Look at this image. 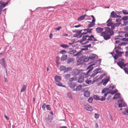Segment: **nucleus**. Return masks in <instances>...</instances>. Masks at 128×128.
<instances>
[{
	"label": "nucleus",
	"mask_w": 128,
	"mask_h": 128,
	"mask_svg": "<svg viewBox=\"0 0 128 128\" xmlns=\"http://www.w3.org/2000/svg\"><path fill=\"white\" fill-rule=\"evenodd\" d=\"M121 24L120 22L117 23L110 22L107 23V26L108 27L105 28V32H103V33L105 34L106 32H108L110 35H106V37L107 38H110L111 36L114 34L113 30L115 27L119 26Z\"/></svg>",
	"instance_id": "obj_1"
},
{
	"label": "nucleus",
	"mask_w": 128,
	"mask_h": 128,
	"mask_svg": "<svg viewBox=\"0 0 128 128\" xmlns=\"http://www.w3.org/2000/svg\"><path fill=\"white\" fill-rule=\"evenodd\" d=\"M104 28H101L100 27H98L96 29V32L98 33H101L100 36H102L103 37L104 39L106 40H107L110 39V38H107L106 37V35H110L108 32H106L105 34H103V32H105V31L102 32Z\"/></svg>",
	"instance_id": "obj_2"
},
{
	"label": "nucleus",
	"mask_w": 128,
	"mask_h": 128,
	"mask_svg": "<svg viewBox=\"0 0 128 128\" xmlns=\"http://www.w3.org/2000/svg\"><path fill=\"white\" fill-rule=\"evenodd\" d=\"M119 62H117L118 65L122 69H123V67L128 65V62L124 63V60L123 58H119L118 59Z\"/></svg>",
	"instance_id": "obj_3"
},
{
	"label": "nucleus",
	"mask_w": 128,
	"mask_h": 128,
	"mask_svg": "<svg viewBox=\"0 0 128 128\" xmlns=\"http://www.w3.org/2000/svg\"><path fill=\"white\" fill-rule=\"evenodd\" d=\"M101 68H95L93 70V73L90 76L91 78L95 76L96 74L98 73L102 72L100 70H101Z\"/></svg>",
	"instance_id": "obj_4"
},
{
	"label": "nucleus",
	"mask_w": 128,
	"mask_h": 128,
	"mask_svg": "<svg viewBox=\"0 0 128 128\" xmlns=\"http://www.w3.org/2000/svg\"><path fill=\"white\" fill-rule=\"evenodd\" d=\"M95 64V63L92 64L89 66L87 68V70H88L87 73L84 74H85L86 77H88L89 75L88 74L89 73L92 71L94 68V67L92 66Z\"/></svg>",
	"instance_id": "obj_5"
},
{
	"label": "nucleus",
	"mask_w": 128,
	"mask_h": 128,
	"mask_svg": "<svg viewBox=\"0 0 128 128\" xmlns=\"http://www.w3.org/2000/svg\"><path fill=\"white\" fill-rule=\"evenodd\" d=\"M80 70L77 68L74 69L72 72V74L74 76H77L80 73Z\"/></svg>",
	"instance_id": "obj_6"
},
{
	"label": "nucleus",
	"mask_w": 128,
	"mask_h": 128,
	"mask_svg": "<svg viewBox=\"0 0 128 128\" xmlns=\"http://www.w3.org/2000/svg\"><path fill=\"white\" fill-rule=\"evenodd\" d=\"M84 107L85 109L88 111H92L93 110L92 107L88 104H84Z\"/></svg>",
	"instance_id": "obj_7"
},
{
	"label": "nucleus",
	"mask_w": 128,
	"mask_h": 128,
	"mask_svg": "<svg viewBox=\"0 0 128 128\" xmlns=\"http://www.w3.org/2000/svg\"><path fill=\"white\" fill-rule=\"evenodd\" d=\"M107 77V78H104L102 80L103 82V85L104 86H105L108 82L110 80V78L109 76H108Z\"/></svg>",
	"instance_id": "obj_8"
},
{
	"label": "nucleus",
	"mask_w": 128,
	"mask_h": 128,
	"mask_svg": "<svg viewBox=\"0 0 128 128\" xmlns=\"http://www.w3.org/2000/svg\"><path fill=\"white\" fill-rule=\"evenodd\" d=\"M10 0H8L6 2V3H5L4 2H0V8L3 9L9 3Z\"/></svg>",
	"instance_id": "obj_9"
},
{
	"label": "nucleus",
	"mask_w": 128,
	"mask_h": 128,
	"mask_svg": "<svg viewBox=\"0 0 128 128\" xmlns=\"http://www.w3.org/2000/svg\"><path fill=\"white\" fill-rule=\"evenodd\" d=\"M78 82L79 83H82L84 81V77L83 75H79Z\"/></svg>",
	"instance_id": "obj_10"
},
{
	"label": "nucleus",
	"mask_w": 128,
	"mask_h": 128,
	"mask_svg": "<svg viewBox=\"0 0 128 128\" xmlns=\"http://www.w3.org/2000/svg\"><path fill=\"white\" fill-rule=\"evenodd\" d=\"M0 64H1L4 67L6 68V63L5 62L4 58H2L0 60Z\"/></svg>",
	"instance_id": "obj_11"
},
{
	"label": "nucleus",
	"mask_w": 128,
	"mask_h": 128,
	"mask_svg": "<svg viewBox=\"0 0 128 128\" xmlns=\"http://www.w3.org/2000/svg\"><path fill=\"white\" fill-rule=\"evenodd\" d=\"M54 78L56 81L55 83L60 82L62 80L61 77L58 76H56L54 77Z\"/></svg>",
	"instance_id": "obj_12"
},
{
	"label": "nucleus",
	"mask_w": 128,
	"mask_h": 128,
	"mask_svg": "<svg viewBox=\"0 0 128 128\" xmlns=\"http://www.w3.org/2000/svg\"><path fill=\"white\" fill-rule=\"evenodd\" d=\"M68 84L69 86L72 88H74L76 86V84L75 83H74L72 82H70Z\"/></svg>",
	"instance_id": "obj_13"
},
{
	"label": "nucleus",
	"mask_w": 128,
	"mask_h": 128,
	"mask_svg": "<svg viewBox=\"0 0 128 128\" xmlns=\"http://www.w3.org/2000/svg\"><path fill=\"white\" fill-rule=\"evenodd\" d=\"M74 60L73 58H69L68 59L67 63L69 64H73L74 62Z\"/></svg>",
	"instance_id": "obj_14"
},
{
	"label": "nucleus",
	"mask_w": 128,
	"mask_h": 128,
	"mask_svg": "<svg viewBox=\"0 0 128 128\" xmlns=\"http://www.w3.org/2000/svg\"><path fill=\"white\" fill-rule=\"evenodd\" d=\"M52 117L50 115H49L48 116L46 120L47 123H51L52 120Z\"/></svg>",
	"instance_id": "obj_15"
},
{
	"label": "nucleus",
	"mask_w": 128,
	"mask_h": 128,
	"mask_svg": "<svg viewBox=\"0 0 128 128\" xmlns=\"http://www.w3.org/2000/svg\"><path fill=\"white\" fill-rule=\"evenodd\" d=\"M88 57L90 60H94V58L96 57V54H92L90 55Z\"/></svg>",
	"instance_id": "obj_16"
},
{
	"label": "nucleus",
	"mask_w": 128,
	"mask_h": 128,
	"mask_svg": "<svg viewBox=\"0 0 128 128\" xmlns=\"http://www.w3.org/2000/svg\"><path fill=\"white\" fill-rule=\"evenodd\" d=\"M120 93H116L112 98L113 100L115 99H116L118 98H120L121 97L120 96Z\"/></svg>",
	"instance_id": "obj_17"
},
{
	"label": "nucleus",
	"mask_w": 128,
	"mask_h": 128,
	"mask_svg": "<svg viewBox=\"0 0 128 128\" xmlns=\"http://www.w3.org/2000/svg\"><path fill=\"white\" fill-rule=\"evenodd\" d=\"M81 60L85 62H87L90 60L89 57L86 56H83L81 58Z\"/></svg>",
	"instance_id": "obj_18"
},
{
	"label": "nucleus",
	"mask_w": 128,
	"mask_h": 128,
	"mask_svg": "<svg viewBox=\"0 0 128 128\" xmlns=\"http://www.w3.org/2000/svg\"><path fill=\"white\" fill-rule=\"evenodd\" d=\"M90 95V92L88 90L86 91L84 93V96L87 97H89Z\"/></svg>",
	"instance_id": "obj_19"
},
{
	"label": "nucleus",
	"mask_w": 128,
	"mask_h": 128,
	"mask_svg": "<svg viewBox=\"0 0 128 128\" xmlns=\"http://www.w3.org/2000/svg\"><path fill=\"white\" fill-rule=\"evenodd\" d=\"M86 15V14H85L80 16L77 19L78 20L80 21L83 20L84 18Z\"/></svg>",
	"instance_id": "obj_20"
},
{
	"label": "nucleus",
	"mask_w": 128,
	"mask_h": 128,
	"mask_svg": "<svg viewBox=\"0 0 128 128\" xmlns=\"http://www.w3.org/2000/svg\"><path fill=\"white\" fill-rule=\"evenodd\" d=\"M72 68L70 67H68L67 68L66 67V69L64 71V73H67L71 71Z\"/></svg>",
	"instance_id": "obj_21"
},
{
	"label": "nucleus",
	"mask_w": 128,
	"mask_h": 128,
	"mask_svg": "<svg viewBox=\"0 0 128 128\" xmlns=\"http://www.w3.org/2000/svg\"><path fill=\"white\" fill-rule=\"evenodd\" d=\"M116 14L114 11H113L110 13V16L112 18H116Z\"/></svg>",
	"instance_id": "obj_22"
},
{
	"label": "nucleus",
	"mask_w": 128,
	"mask_h": 128,
	"mask_svg": "<svg viewBox=\"0 0 128 128\" xmlns=\"http://www.w3.org/2000/svg\"><path fill=\"white\" fill-rule=\"evenodd\" d=\"M54 6H48V7H43V8H41V7H38V8H37L36 9V10H37L38 9H40V10H41V8H44V9H47L48 8H54Z\"/></svg>",
	"instance_id": "obj_23"
},
{
	"label": "nucleus",
	"mask_w": 128,
	"mask_h": 128,
	"mask_svg": "<svg viewBox=\"0 0 128 128\" xmlns=\"http://www.w3.org/2000/svg\"><path fill=\"white\" fill-rule=\"evenodd\" d=\"M27 87L26 85H25L24 84H23V85L22 87L21 90H20V92H24L25 90H26V88Z\"/></svg>",
	"instance_id": "obj_24"
},
{
	"label": "nucleus",
	"mask_w": 128,
	"mask_h": 128,
	"mask_svg": "<svg viewBox=\"0 0 128 128\" xmlns=\"http://www.w3.org/2000/svg\"><path fill=\"white\" fill-rule=\"evenodd\" d=\"M68 56L67 55H63L61 58V60L62 61H64L67 58Z\"/></svg>",
	"instance_id": "obj_25"
},
{
	"label": "nucleus",
	"mask_w": 128,
	"mask_h": 128,
	"mask_svg": "<svg viewBox=\"0 0 128 128\" xmlns=\"http://www.w3.org/2000/svg\"><path fill=\"white\" fill-rule=\"evenodd\" d=\"M56 85L59 86L64 87L65 88H66V87L65 85H63V84L60 82H58L57 83H56Z\"/></svg>",
	"instance_id": "obj_26"
},
{
	"label": "nucleus",
	"mask_w": 128,
	"mask_h": 128,
	"mask_svg": "<svg viewBox=\"0 0 128 128\" xmlns=\"http://www.w3.org/2000/svg\"><path fill=\"white\" fill-rule=\"evenodd\" d=\"M66 66L62 65L60 66L59 69L60 71H64L65 69H66Z\"/></svg>",
	"instance_id": "obj_27"
},
{
	"label": "nucleus",
	"mask_w": 128,
	"mask_h": 128,
	"mask_svg": "<svg viewBox=\"0 0 128 128\" xmlns=\"http://www.w3.org/2000/svg\"><path fill=\"white\" fill-rule=\"evenodd\" d=\"M78 80L77 77H76L70 78L69 81L70 82H72L73 81H76Z\"/></svg>",
	"instance_id": "obj_28"
},
{
	"label": "nucleus",
	"mask_w": 128,
	"mask_h": 128,
	"mask_svg": "<svg viewBox=\"0 0 128 128\" xmlns=\"http://www.w3.org/2000/svg\"><path fill=\"white\" fill-rule=\"evenodd\" d=\"M109 90V88H104L102 91V93L104 94L106 92V91H108Z\"/></svg>",
	"instance_id": "obj_29"
},
{
	"label": "nucleus",
	"mask_w": 128,
	"mask_h": 128,
	"mask_svg": "<svg viewBox=\"0 0 128 128\" xmlns=\"http://www.w3.org/2000/svg\"><path fill=\"white\" fill-rule=\"evenodd\" d=\"M76 52V50H70L68 52V53L70 54H73Z\"/></svg>",
	"instance_id": "obj_30"
},
{
	"label": "nucleus",
	"mask_w": 128,
	"mask_h": 128,
	"mask_svg": "<svg viewBox=\"0 0 128 128\" xmlns=\"http://www.w3.org/2000/svg\"><path fill=\"white\" fill-rule=\"evenodd\" d=\"M115 52L116 53V54L118 55V56L119 57L121 56H122V55L121 54L120 52L118 51V50H116Z\"/></svg>",
	"instance_id": "obj_31"
},
{
	"label": "nucleus",
	"mask_w": 128,
	"mask_h": 128,
	"mask_svg": "<svg viewBox=\"0 0 128 128\" xmlns=\"http://www.w3.org/2000/svg\"><path fill=\"white\" fill-rule=\"evenodd\" d=\"M86 38L84 36H82V38L80 40V43H82L83 42L86 41Z\"/></svg>",
	"instance_id": "obj_32"
},
{
	"label": "nucleus",
	"mask_w": 128,
	"mask_h": 128,
	"mask_svg": "<svg viewBox=\"0 0 128 128\" xmlns=\"http://www.w3.org/2000/svg\"><path fill=\"white\" fill-rule=\"evenodd\" d=\"M94 99L96 100H99L100 98L99 96L97 95H94L93 96Z\"/></svg>",
	"instance_id": "obj_33"
},
{
	"label": "nucleus",
	"mask_w": 128,
	"mask_h": 128,
	"mask_svg": "<svg viewBox=\"0 0 128 128\" xmlns=\"http://www.w3.org/2000/svg\"><path fill=\"white\" fill-rule=\"evenodd\" d=\"M128 44V42H122L120 43L119 44H118V46H125L126 44Z\"/></svg>",
	"instance_id": "obj_34"
},
{
	"label": "nucleus",
	"mask_w": 128,
	"mask_h": 128,
	"mask_svg": "<svg viewBox=\"0 0 128 128\" xmlns=\"http://www.w3.org/2000/svg\"><path fill=\"white\" fill-rule=\"evenodd\" d=\"M82 88V86L81 85H80L77 86L76 88V90L77 91L80 90Z\"/></svg>",
	"instance_id": "obj_35"
},
{
	"label": "nucleus",
	"mask_w": 128,
	"mask_h": 128,
	"mask_svg": "<svg viewBox=\"0 0 128 128\" xmlns=\"http://www.w3.org/2000/svg\"><path fill=\"white\" fill-rule=\"evenodd\" d=\"M60 46L62 47L63 48H67L69 47V46L68 45L65 44H60Z\"/></svg>",
	"instance_id": "obj_36"
},
{
	"label": "nucleus",
	"mask_w": 128,
	"mask_h": 128,
	"mask_svg": "<svg viewBox=\"0 0 128 128\" xmlns=\"http://www.w3.org/2000/svg\"><path fill=\"white\" fill-rule=\"evenodd\" d=\"M113 53L114 54V56L112 55V56L114 57V58L115 60H117L119 56L116 54H115L114 53Z\"/></svg>",
	"instance_id": "obj_37"
},
{
	"label": "nucleus",
	"mask_w": 128,
	"mask_h": 128,
	"mask_svg": "<svg viewBox=\"0 0 128 128\" xmlns=\"http://www.w3.org/2000/svg\"><path fill=\"white\" fill-rule=\"evenodd\" d=\"M122 12L123 14L124 15L128 14V11L125 10H123L122 11Z\"/></svg>",
	"instance_id": "obj_38"
},
{
	"label": "nucleus",
	"mask_w": 128,
	"mask_h": 128,
	"mask_svg": "<svg viewBox=\"0 0 128 128\" xmlns=\"http://www.w3.org/2000/svg\"><path fill=\"white\" fill-rule=\"evenodd\" d=\"M118 91V90L116 89L110 92V94H113L116 93Z\"/></svg>",
	"instance_id": "obj_39"
},
{
	"label": "nucleus",
	"mask_w": 128,
	"mask_h": 128,
	"mask_svg": "<svg viewBox=\"0 0 128 128\" xmlns=\"http://www.w3.org/2000/svg\"><path fill=\"white\" fill-rule=\"evenodd\" d=\"M119 46H115V47L114 50H118V51L120 50H122V48H121Z\"/></svg>",
	"instance_id": "obj_40"
},
{
	"label": "nucleus",
	"mask_w": 128,
	"mask_h": 128,
	"mask_svg": "<svg viewBox=\"0 0 128 128\" xmlns=\"http://www.w3.org/2000/svg\"><path fill=\"white\" fill-rule=\"evenodd\" d=\"M122 20H128V16H123L122 18Z\"/></svg>",
	"instance_id": "obj_41"
},
{
	"label": "nucleus",
	"mask_w": 128,
	"mask_h": 128,
	"mask_svg": "<svg viewBox=\"0 0 128 128\" xmlns=\"http://www.w3.org/2000/svg\"><path fill=\"white\" fill-rule=\"evenodd\" d=\"M92 101L93 98L92 97H90L88 100V102L90 103H92Z\"/></svg>",
	"instance_id": "obj_42"
},
{
	"label": "nucleus",
	"mask_w": 128,
	"mask_h": 128,
	"mask_svg": "<svg viewBox=\"0 0 128 128\" xmlns=\"http://www.w3.org/2000/svg\"><path fill=\"white\" fill-rule=\"evenodd\" d=\"M95 24V23H92V22H91V23L89 24L88 25V28L92 27H93Z\"/></svg>",
	"instance_id": "obj_43"
},
{
	"label": "nucleus",
	"mask_w": 128,
	"mask_h": 128,
	"mask_svg": "<svg viewBox=\"0 0 128 128\" xmlns=\"http://www.w3.org/2000/svg\"><path fill=\"white\" fill-rule=\"evenodd\" d=\"M124 71L125 73L128 74V69L126 67V68L122 69Z\"/></svg>",
	"instance_id": "obj_44"
},
{
	"label": "nucleus",
	"mask_w": 128,
	"mask_h": 128,
	"mask_svg": "<svg viewBox=\"0 0 128 128\" xmlns=\"http://www.w3.org/2000/svg\"><path fill=\"white\" fill-rule=\"evenodd\" d=\"M99 116H100V115L98 114H96V113L95 114L94 118L96 119H98L99 118Z\"/></svg>",
	"instance_id": "obj_45"
},
{
	"label": "nucleus",
	"mask_w": 128,
	"mask_h": 128,
	"mask_svg": "<svg viewBox=\"0 0 128 128\" xmlns=\"http://www.w3.org/2000/svg\"><path fill=\"white\" fill-rule=\"evenodd\" d=\"M67 96L70 99H72L73 98L72 96V95L70 93H68L67 94Z\"/></svg>",
	"instance_id": "obj_46"
},
{
	"label": "nucleus",
	"mask_w": 128,
	"mask_h": 128,
	"mask_svg": "<svg viewBox=\"0 0 128 128\" xmlns=\"http://www.w3.org/2000/svg\"><path fill=\"white\" fill-rule=\"evenodd\" d=\"M46 107L47 108V109L48 110H51V108H50V105L48 104H47L46 105Z\"/></svg>",
	"instance_id": "obj_47"
},
{
	"label": "nucleus",
	"mask_w": 128,
	"mask_h": 128,
	"mask_svg": "<svg viewBox=\"0 0 128 128\" xmlns=\"http://www.w3.org/2000/svg\"><path fill=\"white\" fill-rule=\"evenodd\" d=\"M66 51L64 50H62L60 52V53L62 54H65L66 53Z\"/></svg>",
	"instance_id": "obj_48"
},
{
	"label": "nucleus",
	"mask_w": 128,
	"mask_h": 128,
	"mask_svg": "<svg viewBox=\"0 0 128 128\" xmlns=\"http://www.w3.org/2000/svg\"><path fill=\"white\" fill-rule=\"evenodd\" d=\"M92 82V81L91 80H86L85 81L86 82V84H90V83L91 82Z\"/></svg>",
	"instance_id": "obj_49"
},
{
	"label": "nucleus",
	"mask_w": 128,
	"mask_h": 128,
	"mask_svg": "<svg viewBox=\"0 0 128 128\" xmlns=\"http://www.w3.org/2000/svg\"><path fill=\"white\" fill-rule=\"evenodd\" d=\"M121 40L123 41H128V38H124L121 39Z\"/></svg>",
	"instance_id": "obj_50"
},
{
	"label": "nucleus",
	"mask_w": 128,
	"mask_h": 128,
	"mask_svg": "<svg viewBox=\"0 0 128 128\" xmlns=\"http://www.w3.org/2000/svg\"><path fill=\"white\" fill-rule=\"evenodd\" d=\"M70 74H66L65 76V78H66V79H67L68 78L70 77Z\"/></svg>",
	"instance_id": "obj_51"
},
{
	"label": "nucleus",
	"mask_w": 128,
	"mask_h": 128,
	"mask_svg": "<svg viewBox=\"0 0 128 128\" xmlns=\"http://www.w3.org/2000/svg\"><path fill=\"white\" fill-rule=\"evenodd\" d=\"M62 28V27L61 26H58V27L55 28H54V30H59L60 29Z\"/></svg>",
	"instance_id": "obj_52"
},
{
	"label": "nucleus",
	"mask_w": 128,
	"mask_h": 128,
	"mask_svg": "<svg viewBox=\"0 0 128 128\" xmlns=\"http://www.w3.org/2000/svg\"><path fill=\"white\" fill-rule=\"evenodd\" d=\"M106 98L104 96H102L101 98H100L99 100H100L101 101H104L106 100Z\"/></svg>",
	"instance_id": "obj_53"
},
{
	"label": "nucleus",
	"mask_w": 128,
	"mask_h": 128,
	"mask_svg": "<svg viewBox=\"0 0 128 128\" xmlns=\"http://www.w3.org/2000/svg\"><path fill=\"white\" fill-rule=\"evenodd\" d=\"M112 18H110L106 22V23H110V22H112Z\"/></svg>",
	"instance_id": "obj_54"
},
{
	"label": "nucleus",
	"mask_w": 128,
	"mask_h": 128,
	"mask_svg": "<svg viewBox=\"0 0 128 128\" xmlns=\"http://www.w3.org/2000/svg\"><path fill=\"white\" fill-rule=\"evenodd\" d=\"M124 31H125V32H128V26H126L124 28Z\"/></svg>",
	"instance_id": "obj_55"
},
{
	"label": "nucleus",
	"mask_w": 128,
	"mask_h": 128,
	"mask_svg": "<svg viewBox=\"0 0 128 128\" xmlns=\"http://www.w3.org/2000/svg\"><path fill=\"white\" fill-rule=\"evenodd\" d=\"M110 93V92H106L104 94V97H105V98H106V96H107L108 94H109Z\"/></svg>",
	"instance_id": "obj_56"
},
{
	"label": "nucleus",
	"mask_w": 128,
	"mask_h": 128,
	"mask_svg": "<svg viewBox=\"0 0 128 128\" xmlns=\"http://www.w3.org/2000/svg\"><path fill=\"white\" fill-rule=\"evenodd\" d=\"M73 32H75L77 34H78V35H80L79 32V30H73Z\"/></svg>",
	"instance_id": "obj_57"
},
{
	"label": "nucleus",
	"mask_w": 128,
	"mask_h": 128,
	"mask_svg": "<svg viewBox=\"0 0 128 128\" xmlns=\"http://www.w3.org/2000/svg\"><path fill=\"white\" fill-rule=\"evenodd\" d=\"M122 19H120V18H118L116 19V22H120L122 21Z\"/></svg>",
	"instance_id": "obj_58"
},
{
	"label": "nucleus",
	"mask_w": 128,
	"mask_h": 128,
	"mask_svg": "<svg viewBox=\"0 0 128 128\" xmlns=\"http://www.w3.org/2000/svg\"><path fill=\"white\" fill-rule=\"evenodd\" d=\"M114 88V86H110L108 88H109V89H110L111 90H113Z\"/></svg>",
	"instance_id": "obj_59"
},
{
	"label": "nucleus",
	"mask_w": 128,
	"mask_h": 128,
	"mask_svg": "<svg viewBox=\"0 0 128 128\" xmlns=\"http://www.w3.org/2000/svg\"><path fill=\"white\" fill-rule=\"evenodd\" d=\"M88 50V48H82L81 49V51L82 52L83 50Z\"/></svg>",
	"instance_id": "obj_60"
},
{
	"label": "nucleus",
	"mask_w": 128,
	"mask_h": 128,
	"mask_svg": "<svg viewBox=\"0 0 128 128\" xmlns=\"http://www.w3.org/2000/svg\"><path fill=\"white\" fill-rule=\"evenodd\" d=\"M82 52V51H81V50L79 51L76 54H77L78 56H79L80 54H81V52Z\"/></svg>",
	"instance_id": "obj_61"
},
{
	"label": "nucleus",
	"mask_w": 128,
	"mask_h": 128,
	"mask_svg": "<svg viewBox=\"0 0 128 128\" xmlns=\"http://www.w3.org/2000/svg\"><path fill=\"white\" fill-rule=\"evenodd\" d=\"M125 56L126 57H127L128 58V51H126L125 52Z\"/></svg>",
	"instance_id": "obj_62"
},
{
	"label": "nucleus",
	"mask_w": 128,
	"mask_h": 128,
	"mask_svg": "<svg viewBox=\"0 0 128 128\" xmlns=\"http://www.w3.org/2000/svg\"><path fill=\"white\" fill-rule=\"evenodd\" d=\"M89 42L88 41H87L86 42H84V43H80L82 44V45H84V44H88V43H89Z\"/></svg>",
	"instance_id": "obj_63"
},
{
	"label": "nucleus",
	"mask_w": 128,
	"mask_h": 128,
	"mask_svg": "<svg viewBox=\"0 0 128 128\" xmlns=\"http://www.w3.org/2000/svg\"><path fill=\"white\" fill-rule=\"evenodd\" d=\"M123 22L124 23L123 25H124L125 26H126V25L128 23V21H124Z\"/></svg>",
	"instance_id": "obj_64"
}]
</instances>
